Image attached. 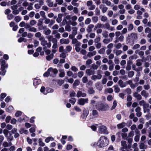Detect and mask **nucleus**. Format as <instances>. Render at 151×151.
I'll list each match as a JSON object with an SVG mask.
<instances>
[{"label": "nucleus", "mask_w": 151, "mask_h": 151, "mask_svg": "<svg viewBox=\"0 0 151 151\" xmlns=\"http://www.w3.org/2000/svg\"><path fill=\"white\" fill-rule=\"evenodd\" d=\"M109 143V141L106 137L104 136H101L99 141L96 143L95 142L93 144V146L96 147H102L107 145Z\"/></svg>", "instance_id": "nucleus-1"}, {"label": "nucleus", "mask_w": 151, "mask_h": 151, "mask_svg": "<svg viewBox=\"0 0 151 151\" xmlns=\"http://www.w3.org/2000/svg\"><path fill=\"white\" fill-rule=\"evenodd\" d=\"M0 62L1 65V69L2 71L1 75L4 76L6 72V70L5 68H6L8 67V65L6 64V62L3 59L1 58L0 60Z\"/></svg>", "instance_id": "nucleus-2"}, {"label": "nucleus", "mask_w": 151, "mask_h": 151, "mask_svg": "<svg viewBox=\"0 0 151 151\" xmlns=\"http://www.w3.org/2000/svg\"><path fill=\"white\" fill-rule=\"evenodd\" d=\"M40 92L46 95L48 93H52L54 91V90L50 88H47L46 89L44 86L41 87L40 90Z\"/></svg>", "instance_id": "nucleus-3"}, {"label": "nucleus", "mask_w": 151, "mask_h": 151, "mask_svg": "<svg viewBox=\"0 0 151 151\" xmlns=\"http://www.w3.org/2000/svg\"><path fill=\"white\" fill-rule=\"evenodd\" d=\"M37 48L36 49L37 52H35L33 54V56L35 57H37L39 55V53L37 52H40V54L41 55H43L44 54V51L46 50L45 48Z\"/></svg>", "instance_id": "nucleus-4"}, {"label": "nucleus", "mask_w": 151, "mask_h": 151, "mask_svg": "<svg viewBox=\"0 0 151 151\" xmlns=\"http://www.w3.org/2000/svg\"><path fill=\"white\" fill-rule=\"evenodd\" d=\"M98 131L99 133L107 134L109 132L107 130L106 127L104 125H101L99 127Z\"/></svg>", "instance_id": "nucleus-5"}, {"label": "nucleus", "mask_w": 151, "mask_h": 151, "mask_svg": "<svg viewBox=\"0 0 151 151\" xmlns=\"http://www.w3.org/2000/svg\"><path fill=\"white\" fill-rule=\"evenodd\" d=\"M39 29H43V33L45 35H47L50 34L51 33V31L49 28L47 27L46 26H42V28L39 27Z\"/></svg>", "instance_id": "nucleus-6"}, {"label": "nucleus", "mask_w": 151, "mask_h": 151, "mask_svg": "<svg viewBox=\"0 0 151 151\" xmlns=\"http://www.w3.org/2000/svg\"><path fill=\"white\" fill-rule=\"evenodd\" d=\"M96 108L99 111H106L108 109V107L107 104H102L99 106H96Z\"/></svg>", "instance_id": "nucleus-7"}, {"label": "nucleus", "mask_w": 151, "mask_h": 151, "mask_svg": "<svg viewBox=\"0 0 151 151\" xmlns=\"http://www.w3.org/2000/svg\"><path fill=\"white\" fill-rule=\"evenodd\" d=\"M88 98L79 99L78 101V103L81 105H83L85 103H88Z\"/></svg>", "instance_id": "nucleus-8"}, {"label": "nucleus", "mask_w": 151, "mask_h": 151, "mask_svg": "<svg viewBox=\"0 0 151 151\" xmlns=\"http://www.w3.org/2000/svg\"><path fill=\"white\" fill-rule=\"evenodd\" d=\"M86 5L88 7H90L89 10H93L95 8V6L93 4V1L91 0L88 1L86 2Z\"/></svg>", "instance_id": "nucleus-9"}, {"label": "nucleus", "mask_w": 151, "mask_h": 151, "mask_svg": "<svg viewBox=\"0 0 151 151\" xmlns=\"http://www.w3.org/2000/svg\"><path fill=\"white\" fill-rule=\"evenodd\" d=\"M129 37L130 40L133 41L137 39V34L136 33H132L129 36Z\"/></svg>", "instance_id": "nucleus-10"}, {"label": "nucleus", "mask_w": 151, "mask_h": 151, "mask_svg": "<svg viewBox=\"0 0 151 151\" xmlns=\"http://www.w3.org/2000/svg\"><path fill=\"white\" fill-rule=\"evenodd\" d=\"M48 70L50 76H52L53 74H56L58 72V70L56 68L53 69L52 68H50Z\"/></svg>", "instance_id": "nucleus-11"}, {"label": "nucleus", "mask_w": 151, "mask_h": 151, "mask_svg": "<svg viewBox=\"0 0 151 151\" xmlns=\"http://www.w3.org/2000/svg\"><path fill=\"white\" fill-rule=\"evenodd\" d=\"M40 40L41 41V44L43 46H45L47 45L48 47H50L51 46V44L50 42H49L48 44H47V41L45 40V38L44 37L43 39L42 40Z\"/></svg>", "instance_id": "nucleus-12"}, {"label": "nucleus", "mask_w": 151, "mask_h": 151, "mask_svg": "<svg viewBox=\"0 0 151 151\" xmlns=\"http://www.w3.org/2000/svg\"><path fill=\"white\" fill-rule=\"evenodd\" d=\"M63 48H59V51L60 52H62V53L60 55V57L65 58L66 57L65 53H67V52L65 50H63Z\"/></svg>", "instance_id": "nucleus-13"}, {"label": "nucleus", "mask_w": 151, "mask_h": 151, "mask_svg": "<svg viewBox=\"0 0 151 151\" xmlns=\"http://www.w3.org/2000/svg\"><path fill=\"white\" fill-rule=\"evenodd\" d=\"M109 65V69L110 71L112 70L114 68V64L111 60H109L108 63Z\"/></svg>", "instance_id": "nucleus-14"}, {"label": "nucleus", "mask_w": 151, "mask_h": 151, "mask_svg": "<svg viewBox=\"0 0 151 151\" xmlns=\"http://www.w3.org/2000/svg\"><path fill=\"white\" fill-rule=\"evenodd\" d=\"M134 9L136 10L140 9V10L142 11L143 12H145L146 11L145 9L142 7H141V6L138 4L135 5L134 7Z\"/></svg>", "instance_id": "nucleus-15"}, {"label": "nucleus", "mask_w": 151, "mask_h": 151, "mask_svg": "<svg viewBox=\"0 0 151 151\" xmlns=\"http://www.w3.org/2000/svg\"><path fill=\"white\" fill-rule=\"evenodd\" d=\"M86 73L87 75L90 76L95 73V71L91 69H87L86 70Z\"/></svg>", "instance_id": "nucleus-16"}, {"label": "nucleus", "mask_w": 151, "mask_h": 151, "mask_svg": "<svg viewBox=\"0 0 151 151\" xmlns=\"http://www.w3.org/2000/svg\"><path fill=\"white\" fill-rule=\"evenodd\" d=\"M86 94L85 93L81 91H79L77 93V96L78 97H84L86 96Z\"/></svg>", "instance_id": "nucleus-17"}, {"label": "nucleus", "mask_w": 151, "mask_h": 151, "mask_svg": "<svg viewBox=\"0 0 151 151\" xmlns=\"http://www.w3.org/2000/svg\"><path fill=\"white\" fill-rule=\"evenodd\" d=\"M141 109L139 107H138L135 109L136 114L138 117H140L142 115V112L140 111Z\"/></svg>", "instance_id": "nucleus-18"}, {"label": "nucleus", "mask_w": 151, "mask_h": 151, "mask_svg": "<svg viewBox=\"0 0 151 151\" xmlns=\"http://www.w3.org/2000/svg\"><path fill=\"white\" fill-rule=\"evenodd\" d=\"M99 8L102 10L103 13L106 12L108 9V8L107 7L102 4H101L100 5Z\"/></svg>", "instance_id": "nucleus-19"}, {"label": "nucleus", "mask_w": 151, "mask_h": 151, "mask_svg": "<svg viewBox=\"0 0 151 151\" xmlns=\"http://www.w3.org/2000/svg\"><path fill=\"white\" fill-rule=\"evenodd\" d=\"M105 26V27L106 28L108 29V30H110L111 31H113L114 29V27L110 26L109 23H106L104 24V26Z\"/></svg>", "instance_id": "nucleus-20"}, {"label": "nucleus", "mask_w": 151, "mask_h": 151, "mask_svg": "<svg viewBox=\"0 0 151 151\" xmlns=\"http://www.w3.org/2000/svg\"><path fill=\"white\" fill-rule=\"evenodd\" d=\"M69 41L68 39H62L60 40V42L61 44H67L69 43Z\"/></svg>", "instance_id": "nucleus-21"}, {"label": "nucleus", "mask_w": 151, "mask_h": 151, "mask_svg": "<svg viewBox=\"0 0 151 151\" xmlns=\"http://www.w3.org/2000/svg\"><path fill=\"white\" fill-rule=\"evenodd\" d=\"M35 36L37 38H38L39 40L43 39L44 37L42 36L41 33L40 32L36 33L35 34Z\"/></svg>", "instance_id": "nucleus-22"}, {"label": "nucleus", "mask_w": 151, "mask_h": 151, "mask_svg": "<svg viewBox=\"0 0 151 151\" xmlns=\"http://www.w3.org/2000/svg\"><path fill=\"white\" fill-rule=\"evenodd\" d=\"M141 94L145 98H147L149 95V94L145 90H143L141 92Z\"/></svg>", "instance_id": "nucleus-23"}, {"label": "nucleus", "mask_w": 151, "mask_h": 151, "mask_svg": "<svg viewBox=\"0 0 151 151\" xmlns=\"http://www.w3.org/2000/svg\"><path fill=\"white\" fill-rule=\"evenodd\" d=\"M149 106V105L148 104L145 103V104L143 106L144 112L145 113L148 111V108Z\"/></svg>", "instance_id": "nucleus-24"}, {"label": "nucleus", "mask_w": 151, "mask_h": 151, "mask_svg": "<svg viewBox=\"0 0 151 151\" xmlns=\"http://www.w3.org/2000/svg\"><path fill=\"white\" fill-rule=\"evenodd\" d=\"M118 83L119 86L121 88H124L127 85V84L126 83L123 82L121 80H120L119 81Z\"/></svg>", "instance_id": "nucleus-25"}, {"label": "nucleus", "mask_w": 151, "mask_h": 151, "mask_svg": "<svg viewBox=\"0 0 151 151\" xmlns=\"http://www.w3.org/2000/svg\"><path fill=\"white\" fill-rule=\"evenodd\" d=\"M89 112L87 110H84L83 111V114L81 117L83 119H85L88 114Z\"/></svg>", "instance_id": "nucleus-26"}, {"label": "nucleus", "mask_w": 151, "mask_h": 151, "mask_svg": "<svg viewBox=\"0 0 151 151\" xmlns=\"http://www.w3.org/2000/svg\"><path fill=\"white\" fill-rule=\"evenodd\" d=\"M133 96L135 97L137 99L140 100L142 99V97L141 95L138 94L137 92H135L133 94Z\"/></svg>", "instance_id": "nucleus-27"}, {"label": "nucleus", "mask_w": 151, "mask_h": 151, "mask_svg": "<svg viewBox=\"0 0 151 151\" xmlns=\"http://www.w3.org/2000/svg\"><path fill=\"white\" fill-rule=\"evenodd\" d=\"M47 38L48 39L49 41H52L53 42H56L57 41V40L53 37L52 35H50L47 36Z\"/></svg>", "instance_id": "nucleus-28"}, {"label": "nucleus", "mask_w": 151, "mask_h": 151, "mask_svg": "<svg viewBox=\"0 0 151 151\" xmlns=\"http://www.w3.org/2000/svg\"><path fill=\"white\" fill-rule=\"evenodd\" d=\"M95 86L97 89L101 91L102 88V85L99 82L96 83L95 84Z\"/></svg>", "instance_id": "nucleus-29"}, {"label": "nucleus", "mask_w": 151, "mask_h": 151, "mask_svg": "<svg viewBox=\"0 0 151 151\" xmlns=\"http://www.w3.org/2000/svg\"><path fill=\"white\" fill-rule=\"evenodd\" d=\"M126 125V123L123 122L121 123L118 124L117 125V127L118 129H121L125 127Z\"/></svg>", "instance_id": "nucleus-30"}, {"label": "nucleus", "mask_w": 151, "mask_h": 151, "mask_svg": "<svg viewBox=\"0 0 151 151\" xmlns=\"http://www.w3.org/2000/svg\"><path fill=\"white\" fill-rule=\"evenodd\" d=\"M103 27H104V24L100 23H98L95 25L94 29L96 30L98 28H103Z\"/></svg>", "instance_id": "nucleus-31"}, {"label": "nucleus", "mask_w": 151, "mask_h": 151, "mask_svg": "<svg viewBox=\"0 0 151 151\" xmlns=\"http://www.w3.org/2000/svg\"><path fill=\"white\" fill-rule=\"evenodd\" d=\"M94 25L93 24H90L88 26L87 29V31L88 32H91L92 31V29L93 28Z\"/></svg>", "instance_id": "nucleus-32"}, {"label": "nucleus", "mask_w": 151, "mask_h": 151, "mask_svg": "<svg viewBox=\"0 0 151 151\" xmlns=\"http://www.w3.org/2000/svg\"><path fill=\"white\" fill-rule=\"evenodd\" d=\"M147 145H145V144L143 142H141L140 143L139 145V148L140 149H146L147 148Z\"/></svg>", "instance_id": "nucleus-33"}, {"label": "nucleus", "mask_w": 151, "mask_h": 151, "mask_svg": "<svg viewBox=\"0 0 151 151\" xmlns=\"http://www.w3.org/2000/svg\"><path fill=\"white\" fill-rule=\"evenodd\" d=\"M63 15L62 14H60L58 15V17L56 19V21L57 22L59 23L62 21Z\"/></svg>", "instance_id": "nucleus-34"}, {"label": "nucleus", "mask_w": 151, "mask_h": 151, "mask_svg": "<svg viewBox=\"0 0 151 151\" xmlns=\"http://www.w3.org/2000/svg\"><path fill=\"white\" fill-rule=\"evenodd\" d=\"M127 142L125 141L122 140L121 141V144L122 148L124 149H126L127 147Z\"/></svg>", "instance_id": "nucleus-35"}, {"label": "nucleus", "mask_w": 151, "mask_h": 151, "mask_svg": "<svg viewBox=\"0 0 151 151\" xmlns=\"http://www.w3.org/2000/svg\"><path fill=\"white\" fill-rule=\"evenodd\" d=\"M40 82L41 81L40 80L35 79L34 80V85L35 86H37V85L40 84Z\"/></svg>", "instance_id": "nucleus-36"}, {"label": "nucleus", "mask_w": 151, "mask_h": 151, "mask_svg": "<svg viewBox=\"0 0 151 151\" xmlns=\"http://www.w3.org/2000/svg\"><path fill=\"white\" fill-rule=\"evenodd\" d=\"M43 20L42 19H40L38 21V23H37V26L39 27H39L41 28H42V26H43L42 25Z\"/></svg>", "instance_id": "nucleus-37"}, {"label": "nucleus", "mask_w": 151, "mask_h": 151, "mask_svg": "<svg viewBox=\"0 0 151 151\" xmlns=\"http://www.w3.org/2000/svg\"><path fill=\"white\" fill-rule=\"evenodd\" d=\"M20 133L21 134H22L23 133H24L25 134H27L28 133V131L27 130L23 128H21L20 130L19 131Z\"/></svg>", "instance_id": "nucleus-38"}, {"label": "nucleus", "mask_w": 151, "mask_h": 151, "mask_svg": "<svg viewBox=\"0 0 151 151\" xmlns=\"http://www.w3.org/2000/svg\"><path fill=\"white\" fill-rule=\"evenodd\" d=\"M72 34L75 36L77 33V28L76 27H74L72 28Z\"/></svg>", "instance_id": "nucleus-39"}, {"label": "nucleus", "mask_w": 151, "mask_h": 151, "mask_svg": "<svg viewBox=\"0 0 151 151\" xmlns=\"http://www.w3.org/2000/svg\"><path fill=\"white\" fill-rule=\"evenodd\" d=\"M101 71L100 70H98L97 71V75H96L97 79H101L102 77V75L100 74Z\"/></svg>", "instance_id": "nucleus-40"}, {"label": "nucleus", "mask_w": 151, "mask_h": 151, "mask_svg": "<svg viewBox=\"0 0 151 151\" xmlns=\"http://www.w3.org/2000/svg\"><path fill=\"white\" fill-rule=\"evenodd\" d=\"M92 22L94 23H96L98 20V17L97 16H94L92 17Z\"/></svg>", "instance_id": "nucleus-41"}, {"label": "nucleus", "mask_w": 151, "mask_h": 151, "mask_svg": "<svg viewBox=\"0 0 151 151\" xmlns=\"http://www.w3.org/2000/svg\"><path fill=\"white\" fill-rule=\"evenodd\" d=\"M54 55L53 53L51 54L50 55H48L46 56V59L48 61L50 60L53 58Z\"/></svg>", "instance_id": "nucleus-42"}, {"label": "nucleus", "mask_w": 151, "mask_h": 151, "mask_svg": "<svg viewBox=\"0 0 151 151\" xmlns=\"http://www.w3.org/2000/svg\"><path fill=\"white\" fill-rule=\"evenodd\" d=\"M114 91L116 93H119L120 91V89L118 87L117 85H115L114 86Z\"/></svg>", "instance_id": "nucleus-43"}, {"label": "nucleus", "mask_w": 151, "mask_h": 151, "mask_svg": "<svg viewBox=\"0 0 151 151\" xmlns=\"http://www.w3.org/2000/svg\"><path fill=\"white\" fill-rule=\"evenodd\" d=\"M54 140V138L52 137H47L45 139V142L46 143H48L50 141H52Z\"/></svg>", "instance_id": "nucleus-44"}, {"label": "nucleus", "mask_w": 151, "mask_h": 151, "mask_svg": "<svg viewBox=\"0 0 151 151\" xmlns=\"http://www.w3.org/2000/svg\"><path fill=\"white\" fill-rule=\"evenodd\" d=\"M105 91L106 92H107L108 93H111L113 92V90L111 88H107L105 90Z\"/></svg>", "instance_id": "nucleus-45"}, {"label": "nucleus", "mask_w": 151, "mask_h": 151, "mask_svg": "<svg viewBox=\"0 0 151 151\" xmlns=\"http://www.w3.org/2000/svg\"><path fill=\"white\" fill-rule=\"evenodd\" d=\"M39 145L40 146H44L45 145V143L42 141V139L41 138L39 139Z\"/></svg>", "instance_id": "nucleus-46"}, {"label": "nucleus", "mask_w": 151, "mask_h": 151, "mask_svg": "<svg viewBox=\"0 0 151 151\" xmlns=\"http://www.w3.org/2000/svg\"><path fill=\"white\" fill-rule=\"evenodd\" d=\"M36 128V126L35 125L34 126V127L30 128L29 131L30 133H34L35 131V129Z\"/></svg>", "instance_id": "nucleus-47"}, {"label": "nucleus", "mask_w": 151, "mask_h": 151, "mask_svg": "<svg viewBox=\"0 0 151 151\" xmlns=\"http://www.w3.org/2000/svg\"><path fill=\"white\" fill-rule=\"evenodd\" d=\"M80 83V81L79 80H76L74 82L73 84V86L74 87H76L77 86L79 85Z\"/></svg>", "instance_id": "nucleus-48"}, {"label": "nucleus", "mask_w": 151, "mask_h": 151, "mask_svg": "<svg viewBox=\"0 0 151 151\" xmlns=\"http://www.w3.org/2000/svg\"><path fill=\"white\" fill-rule=\"evenodd\" d=\"M117 104L116 101V100H114L113 102V106L111 108V109L112 110L114 109L116 106Z\"/></svg>", "instance_id": "nucleus-49"}, {"label": "nucleus", "mask_w": 151, "mask_h": 151, "mask_svg": "<svg viewBox=\"0 0 151 151\" xmlns=\"http://www.w3.org/2000/svg\"><path fill=\"white\" fill-rule=\"evenodd\" d=\"M102 35L105 38L107 37H108V32L106 31H104L102 33Z\"/></svg>", "instance_id": "nucleus-50"}, {"label": "nucleus", "mask_w": 151, "mask_h": 151, "mask_svg": "<svg viewBox=\"0 0 151 151\" xmlns=\"http://www.w3.org/2000/svg\"><path fill=\"white\" fill-rule=\"evenodd\" d=\"M108 20V18L106 16H102L101 18V20L103 22H106Z\"/></svg>", "instance_id": "nucleus-51"}, {"label": "nucleus", "mask_w": 151, "mask_h": 151, "mask_svg": "<svg viewBox=\"0 0 151 151\" xmlns=\"http://www.w3.org/2000/svg\"><path fill=\"white\" fill-rule=\"evenodd\" d=\"M91 19L89 18H87L85 21V23L86 24H88L91 22Z\"/></svg>", "instance_id": "nucleus-52"}, {"label": "nucleus", "mask_w": 151, "mask_h": 151, "mask_svg": "<svg viewBox=\"0 0 151 151\" xmlns=\"http://www.w3.org/2000/svg\"><path fill=\"white\" fill-rule=\"evenodd\" d=\"M37 23V22L34 20H31L29 22L30 25L31 26H34Z\"/></svg>", "instance_id": "nucleus-53"}, {"label": "nucleus", "mask_w": 151, "mask_h": 151, "mask_svg": "<svg viewBox=\"0 0 151 151\" xmlns=\"http://www.w3.org/2000/svg\"><path fill=\"white\" fill-rule=\"evenodd\" d=\"M29 31L30 32H37V29L35 27H30V28H29Z\"/></svg>", "instance_id": "nucleus-54"}, {"label": "nucleus", "mask_w": 151, "mask_h": 151, "mask_svg": "<svg viewBox=\"0 0 151 151\" xmlns=\"http://www.w3.org/2000/svg\"><path fill=\"white\" fill-rule=\"evenodd\" d=\"M27 39H25L24 38L21 37L18 40V41L19 42H21L22 41L26 42L27 41Z\"/></svg>", "instance_id": "nucleus-55"}, {"label": "nucleus", "mask_w": 151, "mask_h": 151, "mask_svg": "<svg viewBox=\"0 0 151 151\" xmlns=\"http://www.w3.org/2000/svg\"><path fill=\"white\" fill-rule=\"evenodd\" d=\"M142 60L140 59H138L136 60V65L139 66L142 65Z\"/></svg>", "instance_id": "nucleus-56"}, {"label": "nucleus", "mask_w": 151, "mask_h": 151, "mask_svg": "<svg viewBox=\"0 0 151 151\" xmlns=\"http://www.w3.org/2000/svg\"><path fill=\"white\" fill-rule=\"evenodd\" d=\"M134 74V72L133 71H130L129 72L128 76L129 77L131 78L133 76Z\"/></svg>", "instance_id": "nucleus-57"}, {"label": "nucleus", "mask_w": 151, "mask_h": 151, "mask_svg": "<svg viewBox=\"0 0 151 151\" xmlns=\"http://www.w3.org/2000/svg\"><path fill=\"white\" fill-rule=\"evenodd\" d=\"M121 136L122 138L126 139L127 138V134L126 133H121Z\"/></svg>", "instance_id": "nucleus-58"}, {"label": "nucleus", "mask_w": 151, "mask_h": 151, "mask_svg": "<svg viewBox=\"0 0 151 151\" xmlns=\"http://www.w3.org/2000/svg\"><path fill=\"white\" fill-rule=\"evenodd\" d=\"M133 29V25L132 24H130L128 25V30L131 31Z\"/></svg>", "instance_id": "nucleus-59"}, {"label": "nucleus", "mask_w": 151, "mask_h": 151, "mask_svg": "<svg viewBox=\"0 0 151 151\" xmlns=\"http://www.w3.org/2000/svg\"><path fill=\"white\" fill-rule=\"evenodd\" d=\"M134 135V132L133 131H130L128 134V137L132 138Z\"/></svg>", "instance_id": "nucleus-60"}, {"label": "nucleus", "mask_w": 151, "mask_h": 151, "mask_svg": "<svg viewBox=\"0 0 151 151\" xmlns=\"http://www.w3.org/2000/svg\"><path fill=\"white\" fill-rule=\"evenodd\" d=\"M145 33L151 34V29L149 27L146 28L145 30Z\"/></svg>", "instance_id": "nucleus-61"}, {"label": "nucleus", "mask_w": 151, "mask_h": 151, "mask_svg": "<svg viewBox=\"0 0 151 151\" xmlns=\"http://www.w3.org/2000/svg\"><path fill=\"white\" fill-rule=\"evenodd\" d=\"M140 135H136L134 137V140L136 142L139 141V139Z\"/></svg>", "instance_id": "nucleus-62"}, {"label": "nucleus", "mask_w": 151, "mask_h": 151, "mask_svg": "<svg viewBox=\"0 0 151 151\" xmlns=\"http://www.w3.org/2000/svg\"><path fill=\"white\" fill-rule=\"evenodd\" d=\"M84 73L83 71H79L78 73V76L79 78H81L83 75Z\"/></svg>", "instance_id": "nucleus-63"}, {"label": "nucleus", "mask_w": 151, "mask_h": 151, "mask_svg": "<svg viewBox=\"0 0 151 151\" xmlns=\"http://www.w3.org/2000/svg\"><path fill=\"white\" fill-rule=\"evenodd\" d=\"M82 82L84 83H86L88 82V78L86 76L83 77L82 79Z\"/></svg>", "instance_id": "nucleus-64"}]
</instances>
